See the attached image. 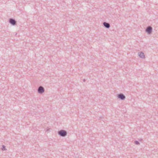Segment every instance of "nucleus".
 <instances>
[{
  "label": "nucleus",
  "instance_id": "11",
  "mask_svg": "<svg viewBox=\"0 0 158 158\" xmlns=\"http://www.w3.org/2000/svg\"><path fill=\"white\" fill-rule=\"evenodd\" d=\"M83 81H85V79H84L83 80Z\"/></svg>",
  "mask_w": 158,
  "mask_h": 158
},
{
  "label": "nucleus",
  "instance_id": "10",
  "mask_svg": "<svg viewBox=\"0 0 158 158\" xmlns=\"http://www.w3.org/2000/svg\"><path fill=\"white\" fill-rule=\"evenodd\" d=\"M49 131V129H48L46 130V131L47 132H48Z\"/></svg>",
  "mask_w": 158,
  "mask_h": 158
},
{
  "label": "nucleus",
  "instance_id": "5",
  "mask_svg": "<svg viewBox=\"0 0 158 158\" xmlns=\"http://www.w3.org/2000/svg\"><path fill=\"white\" fill-rule=\"evenodd\" d=\"M118 97L121 100H124L126 98L125 96L122 93H120L118 94Z\"/></svg>",
  "mask_w": 158,
  "mask_h": 158
},
{
  "label": "nucleus",
  "instance_id": "2",
  "mask_svg": "<svg viewBox=\"0 0 158 158\" xmlns=\"http://www.w3.org/2000/svg\"><path fill=\"white\" fill-rule=\"evenodd\" d=\"M38 91L39 93L42 94L44 92V89L43 87L42 86H40L39 87Z\"/></svg>",
  "mask_w": 158,
  "mask_h": 158
},
{
  "label": "nucleus",
  "instance_id": "1",
  "mask_svg": "<svg viewBox=\"0 0 158 158\" xmlns=\"http://www.w3.org/2000/svg\"><path fill=\"white\" fill-rule=\"evenodd\" d=\"M58 134L60 136L62 137H65L67 135V132L64 130H62L58 132Z\"/></svg>",
  "mask_w": 158,
  "mask_h": 158
},
{
  "label": "nucleus",
  "instance_id": "7",
  "mask_svg": "<svg viewBox=\"0 0 158 158\" xmlns=\"http://www.w3.org/2000/svg\"><path fill=\"white\" fill-rule=\"evenodd\" d=\"M104 26L107 28H109L110 27V24L109 23L104 22L103 23Z\"/></svg>",
  "mask_w": 158,
  "mask_h": 158
},
{
  "label": "nucleus",
  "instance_id": "9",
  "mask_svg": "<svg viewBox=\"0 0 158 158\" xmlns=\"http://www.w3.org/2000/svg\"><path fill=\"white\" fill-rule=\"evenodd\" d=\"M135 144L136 145L139 144V143L138 141L137 140H136L135 141Z\"/></svg>",
  "mask_w": 158,
  "mask_h": 158
},
{
  "label": "nucleus",
  "instance_id": "3",
  "mask_svg": "<svg viewBox=\"0 0 158 158\" xmlns=\"http://www.w3.org/2000/svg\"><path fill=\"white\" fill-rule=\"evenodd\" d=\"M152 27L151 26H149L147 27L145 31L146 32H147L149 34H150L152 32Z\"/></svg>",
  "mask_w": 158,
  "mask_h": 158
},
{
  "label": "nucleus",
  "instance_id": "6",
  "mask_svg": "<svg viewBox=\"0 0 158 158\" xmlns=\"http://www.w3.org/2000/svg\"><path fill=\"white\" fill-rule=\"evenodd\" d=\"M138 55L139 57L143 59L145 58V56L143 52L138 53Z\"/></svg>",
  "mask_w": 158,
  "mask_h": 158
},
{
  "label": "nucleus",
  "instance_id": "4",
  "mask_svg": "<svg viewBox=\"0 0 158 158\" xmlns=\"http://www.w3.org/2000/svg\"><path fill=\"white\" fill-rule=\"evenodd\" d=\"M9 23L12 25H15L16 24V21L15 19L10 18L9 20Z\"/></svg>",
  "mask_w": 158,
  "mask_h": 158
},
{
  "label": "nucleus",
  "instance_id": "8",
  "mask_svg": "<svg viewBox=\"0 0 158 158\" xmlns=\"http://www.w3.org/2000/svg\"><path fill=\"white\" fill-rule=\"evenodd\" d=\"M2 149L3 150H6V148L5 146L4 145H2Z\"/></svg>",
  "mask_w": 158,
  "mask_h": 158
}]
</instances>
